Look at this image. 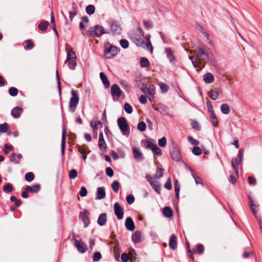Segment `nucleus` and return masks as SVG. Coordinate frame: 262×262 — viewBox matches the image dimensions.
Here are the masks:
<instances>
[{
	"label": "nucleus",
	"instance_id": "f257e3e1",
	"mask_svg": "<svg viewBox=\"0 0 262 262\" xmlns=\"http://www.w3.org/2000/svg\"><path fill=\"white\" fill-rule=\"evenodd\" d=\"M149 38V35H147L145 37L144 36V32L140 28H138L133 34L130 36V39L137 46L150 50V52L152 53L153 47Z\"/></svg>",
	"mask_w": 262,
	"mask_h": 262
},
{
	"label": "nucleus",
	"instance_id": "f03ea898",
	"mask_svg": "<svg viewBox=\"0 0 262 262\" xmlns=\"http://www.w3.org/2000/svg\"><path fill=\"white\" fill-rule=\"evenodd\" d=\"M71 95L72 97L70 99L69 107L70 111L72 113H74L77 108L79 98L77 90H72L71 91Z\"/></svg>",
	"mask_w": 262,
	"mask_h": 262
},
{
	"label": "nucleus",
	"instance_id": "7ed1b4c3",
	"mask_svg": "<svg viewBox=\"0 0 262 262\" xmlns=\"http://www.w3.org/2000/svg\"><path fill=\"white\" fill-rule=\"evenodd\" d=\"M88 32L91 36L97 37H99L104 34L110 33L109 31H104V28L100 25H96L91 27Z\"/></svg>",
	"mask_w": 262,
	"mask_h": 262
},
{
	"label": "nucleus",
	"instance_id": "20e7f679",
	"mask_svg": "<svg viewBox=\"0 0 262 262\" xmlns=\"http://www.w3.org/2000/svg\"><path fill=\"white\" fill-rule=\"evenodd\" d=\"M119 128L124 135H128L129 134V126L126 119L124 117H120L117 120Z\"/></svg>",
	"mask_w": 262,
	"mask_h": 262
},
{
	"label": "nucleus",
	"instance_id": "39448f33",
	"mask_svg": "<svg viewBox=\"0 0 262 262\" xmlns=\"http://www.w3.org/2000/svg\"><path fill=\"white\" fill-rule=\"evenodd\" d=\"M118 53L117 48L113 45L110 46L104 51V54L106 58L111 59L115 56Z\"/></svg>",
	"mask_w": 262,
	"mask_h": 262
},
{
	"label": "nucleus",
	"instance_id": "423d86ee",
	"mask_svg": "<svg viewBox=\"0 0 262 262\" xmlns=\"http://www.w3.org/2000/svg\"><path fill=\"white\" fill-rule=\"evenodd\" d=\"M145 178L155 191L158 194H160L161 186L159 183L149 175L146 176Z\"/></svg>",
	"mask_w": 262,
	"mask_h": 262
},
{
	"label": "nucleus",
	"instance_id": "0eeeda50",
	"mask_svg": "<svg viewBox=\"0 0 262 262\" xmlns=\"http://www.w3.org/2000/svg\"><path fill=\"white\" fill-rule=\"evenodd\" d=\"M170 156L173 160L179 161L181 159L180 152L177 145L172 144V149L170 151Z\"/></svg>",
	"mask_w": 262,
	"mask_h": 262
},
{
	"label": "nucleus",
	"instance_id": "6e6552de",
	"mask_svg": "<svg viewBox=\"0 0 262 262\" xmlns=\"http://www.w3.org/2000/svg\"><path fill=\"white\" fill-rule=\"evenodd\" d=\"M114 212L118 220H121L123 217V209L118 203H115L114 205Z\"/></svg>",
	"mask_w": 262,
	"mask_h": 262
},
{
	"label": "nucleus",
	"instance_id": "1a4fd4ad",
	"mask_svg": "<svg viewBox=\"0 0 262 262\" xmlns=\"http://www.w3.org/2000/svg\"><path fill=\"white\" fill-rule=\"evenodd\" d=\"M147 148L151 149L154 156H160L162 155V151L156 144L150 142H148L146 145Z\"/></svg>",
	"mask_w": 262,
	"mask_h": 262
},
{
	"label": "nucleus",
	"instance_id": "9d476101",
	"mask_svg": "<svg viewBox=\"0 0 262 262\" xmlns=\"http://www.w3.org/2000/svg\"><path fill=\"white\" fill-rule=\"evenodd\" d=\"M98 146H99V149L103 153L106 152L107 145L105 142V140H104V137H103V133L102 132H101L99 134V141H98Z\"/></svg>",
	"mask_w": 262,
	"mask_h": 262
},
{
	"label": "nucleus",
	"instance_id": "9b49d317",
	"mask_svg": "<svg viewBox=\"0 0 262 262\" xmlns=\"http://www.w3.org/2000/svg\"><path fill=\"white\" fill-rule=\"evenodd\" d=\"M196 57L197 60H201L202 59H205V58L208 59L209 56L208 54L205 52L203 48L200 47L196 52Z\"/></svg>",
	"mask_w": 262,
	"mask_h": 262
},
{
	"label": "nucleus",
	"instance_id": "f8f14e48",
	"mask_svg": "<svg viewBox=\"0 0 262 262\" xmlns=\"http://www.w3.org/2000/svg\"><path fill=\"white\" fill-rule=\"evenodd\" d=\"M111 93L113 98H114L115 97L118 98L120 97L121 95L122 92L117 84H114L111 86Z\"/></svg>",
	"mask_w": 262,
	"mask_h": 262
},
{
	"label": "nucleus",
	"instance_id": "ddd939ff",
	"mask_svg": "<svg viewBox=\"0 0 262 262\" xmlns=\"http://www.w3.org/2000/svg\"><path fill=\"white\" fill-rule=\"evenodd\" d=\"M111 29L113 33L117 34H119L121 30L120 25L116 21H113L112 22L111 24Z\"/></svg>",
	"mask_w": 262,
	"mask_h": 262
},
{
	"label": "nucleus",
	"instance_id": "4468645a",
	"mask_svg": "<svg viewBox=\"0 0 262 262\" xmlns=\"http://www.w3.org/2000/svg\"><path fill=\"white\" fill-rule=\"evenodd\" d=\"M133 153L135 159L138 161H142L144 159V156L140 150L137 147L133 148Z\"/></svg>",
	"mask_w": 262,
	"mask_h": 262
},
{
	"label": "nucleus",
	"instance_id": "2eb2a0df",
	"mask_svg": "<svg viewBox=\"0 0 262 262\" xmlns=\"http://www.w3.org/2000/svg\"><path fill=\"white\" fill-rule=\"evenodd\" d=\"M74 246L77 248L78 251L81 253H84L87 247L84 243H81L79 241L76 239H74Z\"/></svg>",
	"mask_w": 262,
	"mask_h": 262
},
{
	"label": "nucleus",
	"instance_id": "dca6fc26",
	"mask_svg": "<svg viewBox=\"0 0 262 262\" xmlns=\"http://www.w3.org/2000/svg\"><path fill=\"white\" fill-rule=\"evenodd\" d=\"M125 226L126 228L130 231H133L135 229V224L132 219L130 217H127L125 222Z\"/></svg>",
	"mask_w": 262,
	"mask_h": 262
},
{
	"label": "nucleus",
	"instance_id": "f3484780",
	"mask_svg": "<svg viewBox=\"0 0 262 262\" xmlns=\"http://www.w3.org/2000/svg\"><path fill=\"white\" fill-rule=\"evenodd\" d=\"M243 159H240V158H236L235 159H233L231 162L232 167L234 169L235 173L237 174L238 172V165H239Z\"/></svg>",
	"mask_w": 262,
	"mask_h": 262
},
{
	"label": "nucleus",
	"instance_id": "a211bd4d",
	"mask_svg": "<svg viewBox=\"0 0 262 262\" xmlns=\"http://www.w3.org/2000/svg\"><path fill=\"white\" fill-rule=\"evenodd\" d=\"M105 191L103 187H98L96 192V199L101 200L105 197Z\"/></svg>",
	"mask_w": 262,
	"mask_h": 262
},
{
	"label": "nucleus",
	"instance_id": "6ab92c4d",
	"mask_svg": "<svg viewBox=\"0 0 262 262\" xmlns=\"http://www.w3.org/2000/svg\"><path fill=\"white\" fill-rule=\"evenodd\" d=\"M40 189V186L38 184H36L32 186H27L25 187V190L27 191L31 192L33 193H37Z\"/></svg>",
	"mask_w": 262,
	"mask_h": 262
},
{
	"label": "nucleus",
	"instance_id": "aec40b11",
	"mask_svg": "<svg viewBox=\"0 0 262 262\" xmlns=\"http://www.w3.org/2000/svg\"><path fill=\"white\" fill-rule=\"evenodd\" d=\"M22 108L19 106H16L11 110V114L14 118H18L22 112Z\"/></svg>",
	"mask_w": 262,
	"mask_h": 262
},
{
	"label": "nucleus",
	"instance_id": "412c9836",
	"mask_svg": "<svg viewBox=\"0 0 262 262\" xmlns=\"http://www.w3.org/2000/svg\"><path fill=\"white\" fill-rule=\"evenodd\" d=\"M86 210L84 209L82 212L80 213V217L84 224V227L85 228L89 226L90 223V221L89 217L86 215Z\"/></svg>",
	"mask_w": 262,
	"mask_h": 262
},
{
	"label": "nucleus",
	"instance_id": "4be33fe9",
	"mask_svg": "<svg viewBox=\"0 0 262 262\" xmlns=\"http://www.w3.org/2000/svg\"><path fill=\"white\" fill-rule=\"evenodd\" d=\"M66 136H67V131L64 128H63L62 129V138H61V152L62 155H63L64 152Z\"/></svg>",
	"mask_w": 262,
	"mask_h": 262
},
{
	"label": "nucleus",
	"instance_id": "5701e85b",
	"mask_svg": "<svg viewBox=\"0 0 262 262\" xmlns=\"http://www.w3.org/2000/svg\"><path fill=\"white\" fill-rule=\"evenodd\" d=\"M107 221V216L105 213H101L97 220V223L99 225L104 226Z\"/></svg>",
	"mask_w": 262,
	"mask_h": 262
},
{
	"label": "nucleus",
	"instance_id": "b1692460",
	"mask_svg": "<svg viewBox=\"0 0 262 262\" xmlns=\"http://www.w3.org/2000/svg\"><path fill=\"white\" fill-rule=\"evenodd\" d=\"M169 246L172 250H175L177 246V237L174 234H172L169 242Z\"/></svg>",
	"mask_w": 262,
	"mask_h": 262
},
{
	"label": "nucleus",
	"instance_id": "393cba45",
	"mask_svg": "<svg viewBox=\"0 0 262 262\" xmlns=\"http://www.w3.org/2000/svg\"><path fill=\"white\" fill-rule=\"evenodd\" d=\"M141 235L142 233L140 231H135V232L132 236V238L133 242L134 243H138L140 242L141 240Z\"/></svg>",
	"mask_w": 262,
	"mask_h": 262
},
{
	"label": "nucleus",
	"instance_id": "a878e982",
	"mask_svg": "<svg viewBox=\"0 0 262 262\" xmlns=\"http://www.w3.org/2000/svg\"><path fill=\"white\" fill-rule=\"evenodd\" d=\"M100 77L101 81H102L105 88H108L110 86V82L106 77V76L103 73H100Z\"/></svg>",
	"mask_w": 262,
	"mask_h": 262
},
{
	"label": "nucleus",
	"instance_id": "bb28decb",
	"mask_svg": "<svg viewBox=\"0 0 262 262\" xmlns=\"http://www.w3.org/2000/svg\"><path fill=\"white\" fill-rule=\"evenodd\" d=\"M203 79L205 83H210L213 82L214 77L212 74L208 73L203 76Z\"/></svg>",
	"mask_w": 262,
	"mask_h": 262
},
{
	"label": "nucleus",
	"instance_id": "cd10ccee",
	"mask_svg": "<svg viewBox=\"0 0 262 262\" xmlns=\"http://www.w3.org/2000/svg\"><path fill=\"white\" fill-rule=\"evenodd\" d=\"M221 110L222 112L225 115L229 114L230 111V107L227 103L222 104L221 106Z\"/></svg>",
	"mask_w": 262,
	"mask_h": 262
},
{
	"label": "nucleus",
	"instance_id": "c85d7f7f",
	"mask_svg": "<svg viewBox=\"0 0 262 262\" xmlns=\"http://www.w3.org/2000/svg\"><path fill=\"white\" fill-rule=\"evenodd\" d=\"M49 23L47 21H43L41 22L38 26V29L42 31H46L47 30Z\"/></svg>",
	"mask_w": 262,
	"mask_h": 262
},
{
	"label": "nucleus",
	"instance_id": "c756f323",
	"mask_svg": "<svg viewBox=\"0 0 262 262\" xmlns=\"http://www.w3.org/2000/svg\"><path fill=\"white\" fill-rule=\"evenodd\" d=\"M189 169L190 170V171H191L192 172L191 175H192V177L193 178V179H194L195 183L196 184H202V185H203L204 184H203V183L202 180L201 179V178L200 177H199L198 176H196V174L193 173V170L191 168L189 167Z\"/></svg>",
	"mask_w": 262,
	"mask_h": 262
},
{
	"label": "nucleus",
	"instance_id": "7c9ffc66",
	"mask_svg": "<svg viewBox=\"0 0 262 262\" xmlns=\"http://www.w3.org/2000/svg\"><path fill=\"white\" fill-rule=\"evenodd\" d=\"M211 120L214 126H217L219 124L218 120L214 112L209 113Z\"/></svg>",
	"mask_w": 262,
	"mask_h": 262
},
{
	"label": "nucleus",
	"instance_id": "2f4dec72",
	"mask_svg": "<svg viewBox=\"0 0 262 262\" xmlns=\"http://www.w3.org/2000/svg\"><path fill=\"white\" fill-rule=\"evenodd\" d=\"M140 65L143 68H147L150 66V62L147 58L141 57L140 59Z\"/></svg>",
	"mask_w": 262,
	"mask_h": 262
},
{
	"label": "nucleus",
	"instance_id": "473e14b6",
	"mask_svg": "<svg viewBox=\"0 0 262 262\" xmlns=\"http://www.w3.org/2000/svg\"><path fill=\"white\" fill-rule=\"evenodd\" d=\"M163 214L165 217H170L172 216V210L169 207H165L163 209Z\"/></svg>",
	"mask_w": 262,
	"mask_h": 262
},
{
	"label": "nucleus",
	"instance_id": "72a5a7b5",
	"mask_svg": "<svg viewBox=\"0 0 262 262\" xmlns=\"http://www.w3.org/2000/svg\"><path fill=\"white\" fill-rule=\"evenodd\" d=\"M142 92L145 94H148L150 96H154L155 95V90L154 89L148 88L147 87H143L142 89Z\"/></svg>",
	"mask_w": 262,
	"mask_h": 262
},
{
	"label": "nucleus",
	"instance_id": "f704fd0d",
	"mask_svg": "<svg viewBox=\"0 0 262 262\" xmlns=\"http://www.w3.org/2000/svg\"><path fill=\"white\" fill-rule=\"evenodd\" d=\"M95 7L93 5H89L86 7L85 11L88 15H92L95 13Z\"/></svg>",
	"mask_w": 262,
	"mask_h": 262
},
{
	"label": "nucleus",
	"instance_id": "c9c22d12",
	"mask_svg": "<svg viewBox=\"0 0 262 262\" xmlns=\"http://www.w3.org/2000/svg\"><path fill=\"white\" fill-rule=\"evenodd\" d=\"M219 95V92L217 89H213L210 93V97L211 99L216 100Z\"/></svg>",
	"mask_w": 262,
	"mask_h": 262
},
{
	"label": "nucleus",
	"instance_id": "e433bc0d",
	"mask_svg": "<svg viewBox=\"0 0 262 262\" xmlns=\"http://www.w3.org/2000/svg\"><path fill=\"white\" fill-rule=\"evenodd\" d=\"M120 84L121 86L125 89V90L129 93L130 92V86L128 82L125 80H121L120 81Z\"/></svg>",
	"mask_w": 262,
	"mask_h": 262
},
{
	"label": "nucleus",
	"instance_id": "4c0bfd02",
	"mask_svg": "<svg viewBox=\"0 0 262 262\" xmlns=\"http://www.w3.org/2000/svg\"><path fill=\"white\" fill-rule=\"evenodd\" d=\"M156 110L164 115L169 116L166 108L163 106H159V107H157L156 108Z\"/></svg>",
	"mask_w": 262,
	"mask_h": 262
},
{
	"label": "nucleus",
	"instance_id": "58836bf2",
	"mask_svg": "<svg viewBox=\"0 0 262 262\" xmlns=\"http://www.w3.org/2000/svg\"><path fill=\"white\" fill-rule=\"evenodd\" d=\"M76 56L75 53L72 50H70L67 53V60L76 59Z\"/></svg>",
	"mask_w": 262,
	"mask_h": 262
},
{
	"label": "nucleus",
	"instance_id": "ea45409f",
	"mask_svg": "<svg viewBox=\"0 0 262 262\" xmlns=\"http://www.w3.org/2000/svg\"><path fill=\"white\" fill-rule=\"evenodd\" d=\"M3 191L6 193H10L13 191L12 185L10 183H7L3 187Z\"/></svg>",
	"mask_w": 262,
	"mask_h": 262
},
{
	"label": "nucleus",
	"instance_id": "a19ab883",
	"mask_svg": "<svg viewBox=\"0 0 262 262\" xmlns=\"http://www.w3.org/2000/svg\"><path fill=\"white\" fill-rule=\"evenodd\" d=\"M68 61V67L69 68L72 70L75 69L77 66V62L76 61V59L69 60Z\"/></svg>",
	"mask_w": 262,
	"mask_h": 262
},
{
	"label": "nucleus",
	"instance_id": "79ce46f5",
	"mask_svg": "<svg viewBox=\"0 0 262 262\" xmlns=\"http://www.w3.org/2000/svg\"><path fill=\"white\" fill-rule=\"evenodd\" d=\"M165 52L167 57L169 59L170 61L172 62L174 60V57L173 56V53L171 50L170 48H167L165 50Z\"/></svg>",
	"mask_w": 262,
	"mask_h": 262
},
{
	"label": "nucleus",
	"instance_id": "37998d69",
	"mask_svg": "<svg viewBox=\"0 0 262 262\" xmlns=\"http://www.w3.org/2000/svg\"><path fill=\"white\" fill-rule=\"evenodd\" d=\"M113 251L114 253V257L116 260L119 261L120 257V253H119V249L118 246H115L114 247Z\"/></svg>",
	"mask_w": 262,
	"mask_h": 262
},
{
	"label": "nucleus",
	"instance_id": "c03bdc74",
	"mask_svg": "<svg viewBox=\"0 0 262 262\" xmlns=\"http://www.w3.org/2000/svg\"><path fill=\"white\" fill-rule=\"evenodd\" d=\"M34 179V175L32 172H27L25 175V179L28 182H32Z\"/></svg>",
	"mask_w": 262,
	"mask_h": 262
},
{
	"label": "nucleus",
	"instance_id": "a18cd8bd",
	"mask_svg": "<svg viewBox=\"0 0 262 262\" xmlns=\"http://www.w3.org/2000/svg\"><path fill=\"white\" fill-rule=\"evenodd\" d=\"M10 200L11 202H15L17 207L20 206L22 204L21 201L20 200H18L15 196L12 195L10 196Z\"/></svg>",
	"mask_w": 262,
	"mask_h": 262
},
{
	"label": "nucleus",
	"instance_id": "49530a36",
	"mask_svg": "<svg viewBox=\"0 0 262 262\" xmlns=\"http://www.w3.org/2000/svg\"><path fill=\"white\" fill-rule=\"evenodd\" d=\"M26 41L27 42V45L24 47L25 50H29L34 48V44L31 39H28Z\"/></svg>",
	"mask_w": 262,
	"mask_h": 262
},
{
	"label": "nucleus",
	"instance_id": "de8ad7c7",
	"mask_svg": "<svg viewBox=\"0 0 262 262\" xmlns=\"http://www.w3.org/2000/svg\"><path fill=\"white\" fill-rule=\"evenodd\" d=\"M102 125V123L99 120L92 121L91 123V126L94 132L96 129H97L98 125Z\"/></svg>",
	"mask_w": 262,
	"mask_h": 262
},
{
	"label": "nucleus",
	"instance_id": "09e8293b",
	"mask_svg": "<svg viewBox=\"0 0 262 262\" xmlns=\"http://www.w3.org/2000/svg\"><path fill=\"white\" fill-rule=\"evenodd\" d=\"M192 152L193 154L195 156H200L202 153V151L200 147L197 146L193 148Z\"/></svg>",
	"mask_w": 262,
	"mask_h": 262
},
{
	"label": "nucleus",
	"instance_id": "8fccbe9b",
	"mask_svg": "<svg viewBox=\"0 0 262 262\" xmlns=\"http://www.w3.org/2000/svg\"><path fill=\"white\" fill-rule=\"evenodd\" d=\"M112 188L115 192H117L119 189V183L115 180L112 184Z\"/></svg>",
	"mask_w": 262,
	"mask_h": 262
},
{
	"label": "nucleus",
	"instance_id": "3c124183",
	"mask_svg": "<svg viewBox=\"0 0 262 262\" xmlns=\"http://www.w3.org/2000/svg\"><path fill=\"white\" fill-rule=\"evenodd\" d=\"M146 125L145 122L141 121L138 124V129L140 132H144L146 129Z\"/></svg>",
	"mask_w": 262,
	"mask_h": 262
},
{
	"label": "nucleus",
	"instance_id": "603ef678",
	"mask_svg": "<svg viewBox=\"0 0 262 262\" xmlns=\"http://www.w3.org/2000/svg\"><path fill=\"white\" fill-rule=\"evenodd\" d=\"M120 45L123 49H127L128 47V41L125 39H122L120 40Z\"/></svg>",
	"mask_w": 262,
	"mask_h": 262
},
{
	"label": "nucleus",
	"instance_id": "864d4df0",
	"mask_svg": "<svg viewBox=\"0 0 262 262\" xmlns=\"http://www.w3.org/2000/svg\"><path fill=\"white\" fill-rule=\"evenodd\" d=\"M125 111L127 114H131L133 112V108L132 106L128 103H125L124 105Z\"/></svg>",
	"mask_w": 262,
	"mask_h": 262
},
{
	"label": "nucleus",
	"instance_id": "5fc2aeb1",
	"mask_svg": "<svg viewBox=\"0 0 262 262\" xmlns=\"http://www.w3.org/2000/svg\"><path fill=\"white\" fill-rule=\"evenodd\" d=\"M78 173L75 169H71L69 172V178L71 179H75L77 176Z\"/></svg>",
	"mask_w": 262,
	"mask_h": 262
},
{
	"label": "nucleus",
	"instance_id": "6e6d98bb",
	"mask_svg": "<svg viewBox=\"0 0 262 262\" xmlns=\"http://www.w3.org/2000/svg\"><path fill=\"white\" fill-rule=\"evenodd\" d=\"M9 93L11 96H15L18 94V90L16 88L11 87L9 90Z\"/></svg>",
	"mask_w": 262,
	"mask_h": 262
},
{
	"label": "nucleus",
	"instance_id": "4d7b16f0",
	"mask_svg": "<svg viewBox=\"0 0 262 262\" xmlns=\"http://www.w3.org/2000/svg\"><path fill=\"white\" fill-rule=\"evenodd\" d=\"M8 131V124L4 123L0 124V132L2 133H7Z\"/></svg>",
	"mask_w": 262,
	"mask_h": 262
},
{
	"label": "nucleus",
	"instance_id": "13d9d810",
	"mask_svg": "<svg viewBox=\"0 0 262 262\" xmlns=\"http://www.w3.org/2000/svg\"><path fill=\"white\" fill-rule=\"evenodd\" d=\"M204 250V246L202 244H198L196 247V249L195 252L201 254L203 253Z\"/></svg>",
	"mask_w": 262,
	"mask_h": 262
},
{
	"label": "nucleus",
	"instance_id": "bf43d9fd",
	"mask_svg": "<svg viewBox=\"0 0 262 262\" xmlns=\"http://www.w3.org/2000/svg\"><path fill=\"white\" fill-rule=\"evenodd\" d=\"M126 200L128 204H132L135 201V198L134 196L131 194L127 195Z\"/></svg>",
	"mask_w": 262,
	"mask_h": 262
},
{
	"label": "nucleus",
	"instance_id": "052dcab7",
	"mask_svg": "<svg viewBox=\"0 0 262 262\" xmlns=\"http://www.w3.org/2000/svg\"><path fill=\"white\" fill-rule=\"evenodd\" d=\"M93 260L95 261H98L101 258V254L99 252H96L93 255Z\"/></svg>",
	"mask_w": 262,
	"mask_h": 262
},
{
	"label": "nucleus",
	"instance_id": "680f3d73",
	"mask_svg": "<svg viewBox=\"0 0 262 262\" xmlns=\"http://www.w3.org/2000/svg\"><path fill=\"white\" fill-rule=\"evenodd\" d=\"M163 171L164 170L163 169L159 170L157 168L156 173L155 175V178L157 179L161 178L163 176Z\"/></svg>",
	"mask_w": 262,
	"mask_h": 262
},
{
	"label": "nucleus",
	"instance_id": "e2e57ef3",
	"mask_svg": "<svg viewBox=\"0 0 262 262\" xmlns=\"http://www.w3.org/2000/svg\"><path fill=\"white\" fill-rule=\"evenodd\" d=\"M79 194L82 197H84L86 196L88 194V191L86 188L84 186H82L81 188Z\"/></svg>",
	"mask_w": 262,
	"mask_h": 262
},
{
	"label": "nucleus",
	"instance_id": "0e129e2a",
	"mask_svg": "<svg viewBox=\"0 0 262 262\" xmlns=\"http://www.w3.org/2000/svg\"><path fill=\"white\" fill-rule=\"evenodd\" d=\"M166 139L165 137H162L158 141L159 145L161 147H165L166 145Z\"/></svg>",
	"mask_w": 262,
	"mask_h": 262
},
{
	"label": "nucleus",
	"instance_id": "69168bd1",
	"mask_svg": "<svg viewBox=\"0 0 262 262\" xmlns=\"http://www.w3.org/2000/svg\"><path fill=\"white\" fill-rule=\"evenodd\" d=\"M188 141L192 145H198L199 144V141L197 140L194 139L191 136H189L188 137Z\"/></svg>",
	"mask_w": 262,
	"mask_h": 262
},
{
	"label": "nucleus",
	"instance_id": "338daca9",
	"mask_svg": "<svg viewBox=\"0 0 262 262\" xmlns=\"http://www.w3.org/2000/svg\"><path fill=\"white\" fill-rule=\"evenodd\" d=\"M13 149V146L12 145H9L7 144H5L4 148V152L5 154H8L10 150H12Z\"/></svg>",
	"mask_w": 262,
	"mask_h": 262
},
{
	"label": "nucleus",
	"instance_id": "774afa93",
	"mask_svg": "<svg viewBox=\"0 0 262 262\" xmlns=\"http://www.w3.org/2000/svg\"><path fill=\"white\" fill-rule=\"evenodd\" d=\"M106 174L109 177H112L114 175V171L112 168L110 167H106L105 169Z\"/></svg>",
	"mask_w": 262,
	"mask_h": 262
}]
</instances>
